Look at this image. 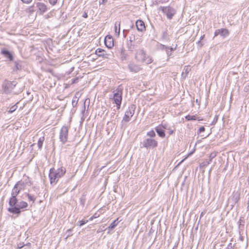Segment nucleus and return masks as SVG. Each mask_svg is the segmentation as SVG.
Here are the masks:
<instances>
[{
	"label": "nucleus",
	"mask_w": 249,
	"mask_h": 249,
	"mask_svg": "<svg viewBox=\"0 0 249 249\" xmlns=\"http://www.w3.org/2000/svg\"><path fill=\"white\" fill-rule=\"evenodd\" d=\"M66 172V168L63 166H61L57 169H55L54 168H51L49 174V178L51 184L52 185H55L59 179L65 175Z\"/></svg>",
	"instance_id": "nucleus-1"
},
{
	"label": "nucleus",
	"mask_w": 249,
	"mask_h": 249,
	"mask_svg": "<svg viewBox=\"0 0 249 249\" xmlns=\"http://www.w3.org/2000/svg\"><path fill=\"white\" fill-rule=\"evenodd\" d=\"M135 58L137 62L145 64H149L153 61L152 57L147 54L143 49L136 50Z\"/></svg>",
	"instance_id": "nucleus-2"
},
{
	"label": "nucleus",
	"mask_w": 249,
	"mask_h": 249,
	"mask_svg": "<svg viewBox=\"0 0 249 249\" xmlns=\"http://www.w3.org/2000/svg\"><path fill=\"white\" fill-rule=\"evenodd\" d=\"M10 207L8 208V211L12 213L19 215L22 211L28 207V204L24 201L18 202V199L14 205H9Z\"/></svg>",
	"instance_id": "nucleus-3"
},
{
	"label": "nucleus",
	"mask_w": 249,
	"mask_h": 249,
	"mask_svg": "<svg viewBox=\"0 0 249 249\" xmlns=\"http://www.w3.org/2000/svg\"><path fill=\"white\" fill-rule=\"evenodd\" d=\"M123 89L120 86L113 91V95L112 98H110L113 101V103L116 105L117 109H119L122 101V94Z\"/></svg>",
	"instance_id": "nucleus-4"
},
{
	"label": "nucleus",
	"mask_w": 249,
	"mask_h": 249,
	"mask_svg": "<svg viewBox=\"0 0 249 249\" xmlns=\"http://www.w3.org/2000/svg\"><path fill=\"white\" fill-rule=\"evenodd\" d=\"M240 192L238 191H233L231 196L229 197L228 205L231 207V209L238 203L240 199Z\"/></svg>",
	"instance_id": "nucleus-5"
},
{
	"label": "nucleus",
	"mask_w": 249,
	"mask_h": 249,
	"mask_svg": "<svg viewBox=\"0 0 249 249\" xmlns=\"http://www.w3.org/2000/svg\"><path fill=\"white\" fill-rule=\"evenodd\" d=\"M69 128L68 126L63 125L60 131L59 139L63 144L68 141Z\"/></svg>",
	"instance_id": "nucleus-6"
},
{
	"label": "nucleus",
	"mask_w": 249,
	"mask_h": 249,
	"mask_svg": "<svg viewBox=\"0 0 249 249\" xmlns=\"http://www.w3.org/2000/svg\"><path fill=\"white\" fill-rule=\"evenodd\" d=\"M136 109V106L132 104L130 105L125 112V114L123 118L122 122H128L131 118L133 116Z\"/></svg>",
	"instance_id": "nucleus-7"
},
{
	"label": "nucleus",
	"mask_w": 249,
	"mask_h": 249,
	"mask_svg": "<svg viewBox=\"0 0 249 249\" xmlns=\"http://www.w3.org/2000/svg\"><path fill=\"white\" fill-rule=\"evenodd\" d=\"M158 143L157 141L152 138H146L142 142V146L146 149L156 148Z\"/></svg>",
	"instance_id": "nucleus-8"
},
{
	"label": "nucleus",
	"mask_w": 249,
	"mask_h": 249,
	"mask_svg": "<svg viewBox=\"0 0 249 249\" xmlns=\"http://www.w3.org/2000/svg\"><path fill=\"white\" fill-rule=\"evenodd\" d=\"M160 9L166 15L168 19H171L176 13L175 10L170 6L160 7Z\"/></svg>",
	"instance_id": "nucleus-9"
},
{
	"label": "nucleus",
	"mask_w": 249,
	"mask_h": 249,
	"mask_svg": "<svg viewBox=\"0 0 249 249\" xmlns=\"http://www.w3.org/2000/svg\"><path fill=\"white\" fill-rule=\"evenodd\" d=\"M20 191L15 185L11 192V196L9 199V205H14L17 199V196L20 193Z\"/></svg>",
	"instance_id": "nucleus-10"
},
{
	"label": "nucleus",
	"mask_w": 249,
	"mask_h": 249,
	"mask_svg": "<svg viewBox=\"0 0 249 249\" xmlns=\"http://www.w3.org/2000/svg\"><path fill=\"white\" fill-rule=\"evenodd\" d=\"M16 84L15 82L6 81L4 83L3 86L4 91L7 92H10L16 86Z\"/></svg>",
	"instance_id": "nucleus-11"
},
{
	"label": "nucleus",
	"mask_w": 249,
	"mask_h": 249,
	"mask_svg": "<svg viewBox=\"0 0 249 249\" xmlns=\"http://www.w3.org/2000/svg\"><path fill=\"white\" fill-rule=\"evenodd\" d=\"M229 31L226 29H217L214 32V36L220 35L223 37H225L229 35Z\"/></svg>",
	"instance_id": "nucleus-12"
},
{
	"label": "nucleus",
	"mask_w": 249,
	"mask_h": 249,
	"mask_svg": "<svg viewBox=\"0 0 249 249\" xmlns=\"http://www.w3.org/2000/svg\"><path fill=\"white\" fill-rule=\"evenodd\" d=\"M128 68L130 71L135 73L138 72L142 70L139 65L133 63H130L128 65Z\"/></svg>",
	"instance_id": "nucleus-13"
},
{
	"label": "nucleus",
	"mask_w": 249,
	"mask_h": 249,
	"mask_svg": "<svg viewBox=\"0 0 249 249\" xmlns=\"http://www.w3.org/2000/svg\"><path fill=\"white\" fill-rule=\"evenodd\" d=\"M120 57L122 61L126 60L129 56L128 53L123 46L120 48Z\"/></svg>",
	"instance_id": "nucleus-14"
},
{
	"label": "nucleus",
	"mask_w": 249,
	"mask_h": 249,
	"mask_svg": "<svg viewBox=\"0 0 249 249\" xmlns=\"http://www.w3.org/2000/svg\"><path fill=\"white\" fill-rule=\"evenodd\" d=\"M136 26L139 31L142 32L145 30V24L142 20H138L136 22Z\"/></svg>",
	"instance_id": "nucleus-15"
},
{
	"label": "nucleus",
	"mask_w": 249,
	"mask_h": 249,
	"mask_svg": "<svg viewBox=\"0 0 249 249\" xmlns=\"http://www.w3.org/2000/svg\"><path fill=\"white\" fill-rule=\"evenodd\" d=\"M105 44L108 48H111L114 45L113 38L107 36L105 38Z\"/></svg>",
	"instance_id": "nucleus-16"
},
{
	"label": "nucleus",
	"mask_w": 249,
	"mask_h": 249,
	"mask_svg": "<svg viewBox=\"0 0 249 249\" xmlns=\"http://www.w3.org/2000/svg\"><path fill=\"white\" fill-rule=\"evenodd\" d=\"M1 54L3 55L5 57L7 58L10 61H13L14 59L13 54L7 50H2L1 51Z\"/></svg>",
	"instance_id": "nucleus-17"
},
{
	"label": "nucleus",
	"mask_w": 249,
	"mask_h": 249,
	"mask_svg": "<svg viewBox=\"0 0 249 249\" xmlns=\"http://www.w3.org/2000/svg\"><path fill=\"white\" fill-rule=\"evenodd\" d=\"M36 7L38 8L40 14H42L46 12L47 10V7L46 5L42 2H37L36 4Z\"/></svg>",
	"instance_id": "nucleus-18"
},
{
	"label": "nucleus",
	"mask_w": 249,
	"mask_h": 249,
	"mask_svg": "<svg viewBox=\"0 0 249 249\" xmlns=\"http://www.w3.org/2000/svg\"><path fill=\"white\" fill-rule=\"evenodd\" d=\"M155 129L159 137L162 138L165 137V131L162 128V126H158L155 128Z\"/></svg>",
	"instance_id": "nucleus-19"
},
{
	"label": "nucleus",
	"mask_w": 249,
	"mask_h": 249,
	"mask_svg": "<svg viewBox=\"0 0 249 249\" xmlns=\"http://www.w3.org/2000/svg\"><path fill=\"white\" fill-rule=\"evenodd\" d=\"M95 53L98 55L99 56H102L104 58H107V54L106 53V52L102 49L98 48L96 51Z\"/></svg>",
	"instance_id": "nucleus-20"
},
{
	"label": "nucleus",
	"mask_w": 249,
	"mask_h": 249,
	"mask_svg": "<svg viewBox=\"0 0 249 249\" xmlns=\"http://www.w3.org/2000/svg\"><path fill=\"white\" fill-rule=\"evenodd\" d=\"M190 71H191V69L190 68V67L189 66H185L183 70V71L181 73V78L183 79H185L186 78V77L187 76V75Z\"/></svg>",
	"instance_id": "nucleus-21"
},
{
	"label": "nucleus",
	"mask_w": 249,
	"mask_h": 249,
	"mask_svg": "<svg viewBox=\"0 0 249 249\" xmlns=\"http://www.w3.org/2000/svg\"><path fill=\"white\" fill-rule=\"evenodd\" d=\"M20 191L24 190L25 188L26 183L22 181H19L15 185Z\"/></svg>",
	"instance_id": "nucleus-22"
},
{
	"label": "nucleus",
	"mask_w": 249,
	"mask_h": 249,
	"mask_svg": "<svg viewBox=\"0 0 249 249\" xmlns=\"http://www.w3.org/2000/svg\"><path fill=\"white\" fill-rule=\"evenodd\" d=\"M114 30L116 35L119 36L120 32V22H116L115 24V28Z\"/></svg>",
	"instance_id": "nucleus-23"
},
{
	"label": "nucleus",
	"mask_w": 249,
	"mask_h": 249,
	"mask_svg": "<svg viewBox=\"0 0 249 249\" xmlns=\"http://www.w3.org/2000/svg\"><path fill=\"white\" fill-rule=\"evenodd\" d=\"M119 223L118 218L114 220L108 226V229L109 230L114 229Z\"/></svg>",
	"instance_id": "nucleus-24"
},
{
	"label": "nucleus",
	"mask_w": 249,
	"mask_h": 249,
	"mask_svg": "<svg viewBox=\"0 0 249 249\" xmlns=\"http://www.w3.org/2000/svg\"><path fill=\"white\" fill-rule=\"evenodd\" d=\"M127 48L129 51L133 52L135 49V45L133 43L127 42Z\"/></svg>",
	"instance_id": "nucleus-25"
},
{
	"label": "nucleus",
	"mask_w": 249,
	"mask_h": 249,
	"mask_svg": "<svg viewBox=\"0 0 249 249\" xmlns=\"http://www.w3.org/2000/svg\"><path fill=\"white\" fill-rule=\"evenodd\" d=\"M20 61H15V67L14 68V71H18L21 69V65L20 64Z\"/></svg>",
	"instance_id": "nucleus-26"
},
{
	"label": "nucleus",
	"mask_w": 249,
	"mask_h": 249,
	"mask_svg": "<svg viewBox=\"0 0 249 249\" xmlns=\"http://www.w3.org/2000/svg\"><path fill=\"white\" fill-rule=\"evenodd\" d=\"M45 138L44 137H41L39 138L38 142H37V146L39 149H41L42 147V145L43 143V142L44 141Z\"/></svg>",
	"instance_id": "nucleus-27"
},
{
	"label": "nucleus",
	"mask_w": 249,
	"mask_h": 249,
	"mask_svg": "<svg viewBox=\"0 0 249 249\" xmlns=\"http://www.w3.org/2000/svg\"><path fill=\"white\" fill-rule=\"evenodd\" d=\"M26 195L28 197V200L29 201H32L33 202V203L35 202V201H36V197L34 195H32L31 194H29V193H27L26 194Z\"/></svg>",
	"instance_id": "nucleus-28"
},
{
	"label": "nucleus",
	"mask_w": 249,
	"mask_h": 249,
	"mask_svg": "<svg viewBox=\"0 0 249 249\" xmlns=\"http://www.w3.org/2000/svg\"><path fill=\"white\" fill-rule=\"evenodd\" d=\"M146 135L147 136L149 137V138H152V139L155 137L156 136V133L153 130H151L150 131H148Z\"/></svg>",
	"instance_id": "nucleus-29"
},
{
	"label": "nucleus",
	"mask_w": 249,
	"mask_h": 249,
	"mask_svg": "<svg viewBox=\"0 0 249 249\" xmlns=\"http://www.w3.org/2000/svg\"><path fill=\"white\" fill-rule=\"evenodd\" d=\"M216 155H217V153L215 152H213L211 153L210 154V156H209L210 159L208 160V161H210V163H211V162L212 161V160L216 156Z\"/></svg>",
	"instance_id": "nucleus-30"
},
{
	"label": "nucleus",
	"mask_w": 249,
	"mask_h": 249,
	"mask_svg": "<svg viewBox=\"0 0 249 249\" xmlns=\"http://www.w3.org/2000/svg\"><path fill=\"white\" fill-rule=\"evenodd\" d=\"M185 119L187 121H192V120H196V116H191L190 115H188L185 116Z\"/></svg>",
	"instance_id": "nucleus-31"
},
{
	"label": "nucleus",
	"mask_w": 249,
	"mask_h": 249,
	"mask_svg": "<svg viewBox=\"0 0 249 249\" xmlns=\"http://www.w3.org/2000/svg\"><path fill=\"white\" fill-rule=\"evenodd\" d=\"M78 101V99L77 97L75 96L73 98L72 101V105L73 107H76L77 105V103Z\"/></svg>",
	"instance_id": "nucleus-32"
},
{
	"label": "nucleus",
	"mask_w": 249,
	"mask_h": 249,
	"mask_svg": "<svg viewBox=\"0 0 249 249\" xmlns=\"http://www.w3.org/2000/svg\"><path fill=\"white\" fill-rule=\"evenodd\" d=\"M17 108V106L16 105H15L13 106H12L9 110L8 111V113H13V112H14Z\"/></svg>",
	"instance_id": "nucleus-33"
},
{
	"label": "nucleus",
	"mask_w": 249,
	"mask_h": 249,
	"mask_svg": "<svg viewBox=\"0 0 249 249\" xmlns=\"http://www.w3.org/2000/svg\"><path fill=\"white\" fill-rule=\"evenodd\" d=\"M135 40V36L134 35H131L129 37V40L127 41V42L133 43V42Z\"/></svg>",
	"instance_id": "nucleus-34"
},
{
	"label": "nucleus",
	"mask_w": 249,
	"mask_h": 249,
	"mask_svg": "<svg viewBox=\"0 0 249 249\" xmlns=\"http://www.w3.org/2000/svg\"><path fill=\"white\" fill-rule=\"evenodd\" d=\"M210 161H203L202 162L201 164H200V167H206L209 164H210Z\"/></svg>",
	"instance_id": "nucleus-35"
},
{
	"label": "nucleus",
	"mask_w": 249,
	"mask_h": 249,
	"mask_svg": "<svg viewBox=\"0 0 249 249\" xmlns=\"http://www.w3.org/2000/svg\"><path fill=\"white\" fill-rule=\"evenodd\" d=\"M235 247L234 244H232L231 243H230L227 247V249H234Z\"/></svg>",
	"instance_id": "nucleus-36"
},
{
	"label": "nucleus",
	"mask_w": 249,
	"mask_h": 249,
	"mask_svg": "<svg viewBox=\"0 0 249 249\" xmlns=\"http://www.w3.org/2000/svg\"><path fill=\"white\" fill-rule=\"evenodd\" d=\"M88 222V220H80L79 221L80 224H79V226L81 227L83 225H84V224H85L86 223H87V222Z\"/></svg>",
	"instance_id": "nucleus-37"
},
{
	"label": "nucleus",
	"mask_w": 249,
	"mask_h": 249,
	"mask_svg": "<svg viewBox=\"0 0 249 249\" xmlns=\"http://www.w3.org/2000/svg\"><path fill=\"white\" fill-rule=\"evenodd\" d=\"M160 49L161 50H165L166 51L167 50L169 49V47H167V46H166L165 45H160Z\"/></svg>",
	"instance_id": "nucleus-38"
},
{
	"label": "nucleus",
	"mask_w": 249,
	"mask_h": 249,
	"mask_svg": "<svg viewBox=\"0 0 249 249\" xmlns=\"http://www.w3.org/2000/svg\"><path fill=\"white\" fill-rule=\"evenodd\" d=\"M49 1L50 3L53 5L56 4L57 2V0H49Z\"/></svg>",
	"instance_id": "nucleus-39"
},
{
	"label": "nucleus",
	"mask_w": 249,
	"mask_h": 249,
	"mask_svg": "<svg viewBox=\"0 0 249 249\" xmlns=\"http://www.w3.org/2000/svg\"><path fill=\"white\" fill-rule=\"evenodd\" d=\"M33 190L37 194H38V192H39V187H36V186H34L33 187Z\"/></svg>",
	"instance_id": "nucleus-40"
},
{
	"label": "nucleus",
	"mask_w": 249,
	"mask_h": 249,
	"mask_svg": "<svg viewBox=\"0 0 249 249\" xmlns=\"http://www.w3.org/2000/svg\"><path fill=\"white\" fill-rule=\"evenodd\" d=\"M98 216H99V215H98L97 213H95L93 216H92L91 217H90L89 218V220L91 221L94 218H96L98 217Z\"/></svg>",
	"instance_id": "nucleus-41"
},
{
	"label": "nucleus",
	"mask_w": 249,
	"mask_h": 249,
	"mask_svg": "<svg viewBox=\"0 0 249 249\" xmlns=\"http://www.w3.org/2000/svg\"><path fill=\"white\" fill-rule=\"evenodd\" d=\"M205 127L204 126H201L198 129V133H201L202 132H203L205 131Z\"/></svg>",
	"instance_id": "nucleus-42"
},
{
	"label": "nucleus",
	"mask_w": 249,
	"mask_h": 249,
	"mask_svg": "<svg viewBox=\"0 0 249 249\" xmlns=\"http://www.w3.org/2000/svg\"><path fill=\"white\" fill-rule=\"evenodd\" d=\"M21 0L22 1L23 3H26V4H29L32 1V0Z\"/></svg>",
	"instance_id": "nucleus-43"
},
{
	"label": "nucleus",
	"mask_w": 249,
	"mask_h": 249,
	"mask_svg": "<svg viewBox=\"0 0 249 249\" xmlns=\"http://www.w3.org/2000/svg\"><path fill=\"white\" fill-rule=\"evenodd\" d=\"M167 55L168 57L172 55V52H170V51L169 49L166 51Z\"/></svg>",
	"instance_id": "nucleus-44"
},
{
	"label": "nucleus",
	"mask_w": 249,
	"mask_h": 249,
	"mask_svg": "<svg viewBox=\"0 0 249 249\" xmlns=\"http://www.w3.org/2000/svg\"><path fill=\"white\" fill-rule=\"evenodd\" d=\"M29 11L30 12H33L34 11V6H31L30 8H29Z\"/></svg>",
	"instance_id": "nucleus-45"
},
{
	"label": "nucleus",
	"mask_w": 249,
	"mask_h": 249,
	"mask_svg": "<svg viewBox=\"0 0 249 249\" xmlns=\"http://www.w3.org/2000/svg\"><path fill=\"white\" fill-rule=\"evenodd\" d=\"M107 1V0H100L99 2H100V4H104Z\"/></svg>",
	"instance_id": "nucleus-46"
},
{
	"label": "nucleus",
	"mask_w": 249,
	"mask_h": 249,
	"mask_svg": "<svg viewBox=\"0 0 249 249\" xmlns=\"http://www.w3.org/2000/svg\"><path fill=\"white\" fill-rule=\"evenodd\" d=\"M83 17L85 18H87L88 17V14L86 12H85L84 13V14L83 15Z\"/></svg>",
	"instance_id": "nucleus-47"
},
{
	"label": "nucleus",
	"mask_w": 249,
	"mask_h": 249,
	"mask_svg": "<svg viewBox=\"0 0 249 249\" xmlns=\"http://www.w3.org/2000/svg\"><path fill=\"white\" fill-rule=\"evenodd\" d=\"M159 126H162V128H163V130H164V129H166V128L165 125L161 124V125H159Z\"/></svg>",
	"instance_id": "nucleus-48"
},
{
	"label": "nucleus",
	"mask_w": 249,
	"mask_h": 249,
	"mask_svg": "<svg viewBox=\"0 0 249 249\" xmlns=\"http://www.w3.org/2000/svg\"><path fill=\"white\" fill-rule=\"evenodd\" d=\"M174 50H175V49H174L173 48H172V47H169V50H170V52H172V51H173Z\"/></svg>",
	"instance_id": "nucleus-49"
},
{
	"label": "nucleus",
	"mask_w": 249,
	"mask_h": 249,
	"mask_svg": "<svg viewBox=\"0 0 249 249\" xmlns=\"http://www.w3.org/2000/svg\"><path fill=\"white\" fill-rule=\"evenodd\" d=\"M169 133L170 135H172L174 133V130H171L169 131Z\"/></svg>",
	"instance_id": "nucleus-50"
},
{
	"label": "nucleus",
	"mask_w": 249,
	"mask_h": 249,
	"mask_svg": "<svg viewBox=\"0 0 249 249\" xmlns=\"http://www.w3.org/2000/svg\"><path fill=\"white\" fill-rule=\"evenodd\" d=\"M23 245H22L21 246H19V245H18V249H21L23 247Z\"/></svg>",
	"instance_id": "nucleus-51"
},
{
	"label": "nucleus",
	"mask_w": 249,
	"mask_h": 249,
	"mask_svg": "<svg viewBox=\"0 0 249 249\" xmlns=\"http://www.w3.org/2000/svg\"><path fill=\"white\" fill-rule=\"evenodd\" d=\"M204 37V35H203L202 36H201L200 37V40L202 39L203 38V37Z\"/></svg>",
	"instance_id": "nucleus-52"
},
{
	"label": "nucleus",
	"mask_w": 249,
	"mask_h": 249,
	"mask_svg": "<svg viewBox=\"0 0 249 249\" xmlns=\"http://www.w3.org/2000/svg\"><path fill=\"white\" fill-rule=\"evenodd\" d=\"M81 201L82 202V204H84L83 201H82V199H81Z\"/></svg>",
	"instance_id": "nucleus-53"
},
{
	"label": "nucleus",
	"mask_w": 249,
	"mask_h": 249,
	"mask_svg": "<svg viewBox=\"0 0 249 249\" xmlns=\"http://www.w3.org/2000/svg\"><path fill=\"white\" fill-rule=\"evenodd\" d=\"M81 201L82 202V204H84L83 201H82V199H81Z\"/></svg>",
	"instance_id": "nucleus-54"
},
{
	"label": "nucleus",
	"mask_w": 249,
	"mask_h": 249,
	"mask_svg": "<svg viewBox=\"0 0 249 249\" xmlns=\"http://www.w3.org/2000/svg\"><path fill=\"white\" fill-rule=\"evenodd\" d=\"M81 201L82 202V204H84L83 201H82V199H81Z\"/></svg>",
	"instance_id": "nucleus-55"
},
{
	"label": "nucleus",
	"mask_w": 249,
	"mask_h": 249,
	"mask_svg": "<svg viewBox=\"0 0 249 249\" xmlns=\"http://www.w3.org/2000/svg\"><path fill=\"white\" fill-rule=\"evenodd\" d=\"M71 231V230L69 229V230H68V231Z\"/></svg>",
	"instance_id": "nucleus-56"
}]
</instances>
